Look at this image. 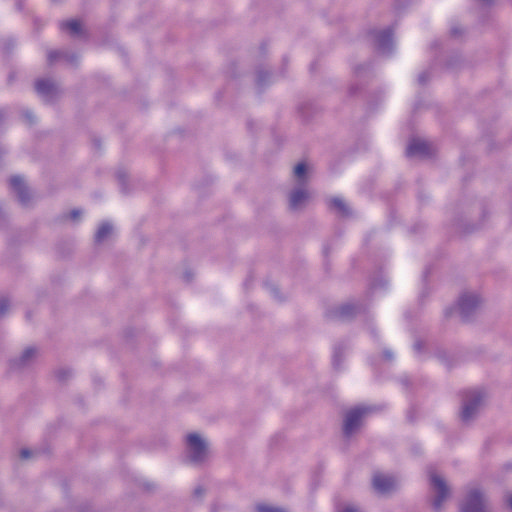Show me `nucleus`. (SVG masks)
<instances>
[{
	"label": "nucleus",
	"mask_w": 512,
	"mask_h": 512,
	"mask_svg": "<svg viewBox=\"0 0 512 512\" xmlns=\"http://www.w3.org/2000/svg\"><path fill=\"white\" fill-rule=\"evenodd\" d=\"M9 301L5 298L0 299V317L4 316L9 309Z\"/></svg>",
	"instance_id": "nucleus-21"
},
{
	"label": "nucleus",
	"mask_w": 512,
	"mask_h": 512,
	"mask_svg": "<svg viewBox=\"0 0 512 512\" xmlns=\"http://www.w3.org/2000/svg\"><path fill=\"white\" fill-rule=\"evenodd\" d=\"M414 347H415L416 350H420L421 349V345L418 342L415 343Z\"/></svg>",
	"instance_id": "nucleus-30"
},
{
	"label": "nucleus",
	"mask_w": 512,
	"mask_h": 512,
	"mask_svg": "<svg viewBox=\"0 0 512 512\" xmlns=\"http://www.w3.org/2000/svg\"><path fill=\"white\" fill-rule=\"evenodd\" d=\"M430 153V144L420 139L411 140L406 149V155L408 157H427Z\"/></svg>",
	"instance_id": "nucleus-9"
},
{
	"label": "nucleus",
	"mask_w": 512,
	"mask_h": 512,
	"mask_svg": "<svg viewBox=\"0 0 512 512\" xmlns=\"http://www.w3.org/2000/svg\"><path fill=\"white\" fill-rule=\"evenodd\" d=\"M257 512H288L287 510L280 508V507H274L266 504H259L256 506Z\"/></svg>",
	"instance_id": "nucleus-19"
},
{
	"label": "nucleus",
	"mask_w": 512,
	"mask_h": 512,
	"mask_svg": "<svg viewBox=\"0 0 512 512\" xmlns=\"http://www.w3.org/2000/svg\"><path fill=\"white\" fill-rule=\"evenodd\" d=\"M341 512H360L358 508L354 506H346Z\"/></svg>",
	"instance_id": "nucleus-24"
},
{
	"label": "nucleus",
	"mask_w": 512,
	"mask_h": 512,
	"mask_svg": "<svg viewBox=\"0 0 512 512\" xmlns=\"http://www.w3.org/2000/svg\"><path fill=\"white\" fill-rule=\"evenodd\" d=\"M461 512H489L484 495L477 489L471 490L461 506Z\"/></svg>",
	"instance_id": "nucleus-6"
},
{
	"label": "nucleus",
	"mask_w": 512,
	"mask_h": 512,
	"mask_svg": "<svg viewBox=\"0 0 512 512\" xmlns=\"http://www.w3.org/2000/svg\"><path fill=\"white\" fill-rule=\"evenodd\" d=\"M60 27L63 30H68L71 35H80L82 32L81 23L78 20L63 22Z\"/></svg>",
	"instance_id": "nucleus-16"
},
{
	"label": "nucleus",
	"mask_w": 512,
	"mask_h": 512,
	"mask_svg": "<svg viewBox=\"0 0 512 512\" xmlns=\"http://www.w3.org/2000/svg\"><path fill=\"white\" fill-rule=\"evenodd\" d=\"M482 298L475 292L463 293L458 301V310L463 320H469L481 307Z\"/></svg>",
	"instance_id": "nucleus-3"
},
{
	"label": "nucleus",
	"mask_w": 512,
	"mask_h": 512,
	"mask_svg": "<svg viewBox=\"0 0 512 512\" xmlns=\"http://www.w3.org/2000/svg\"><path fill=\"white\" fill-rule=\"evenodd\" d=\"M386 357H387V358H391V357H392V355H391L390 353H386Z\"/></svg>",
	"instance_id": "nucleus-31"
},
{
	"label": "nucleus",
	"mask_w": 512,
	"mask_h": 512,
	"mask_svg": "<svg viewBox=\"0 0 512 512\" xmlns=\"http://www.w3.org/2000/svg\"><path fill=\"white\" fill-rule=\"evenodd\" d=\"M430 481H431L433 490L435 492V497L432 502V507L435 512H440L442 510L443 502L450 495V490H449V487L447 486V483L445 482V480L441 476H439L435 473H432L430 475Z\"/></svg>",
	"instance_id": "nucleus-4"
},
{
	"label": "nucleus",
	"mask_w": 512,
	"mask_h": 512,
	"mask_svg": "<svg viewBox=\"0 0 512 512\" xmlns=\"http://www.w3.org/2000/svg\"><path fill=\"white\" fill-rule=\"evenodd\" d=\"M372 484L376 492L386 494L396 488L397 481L392 476L377 473L373 476Z\"/></svg>",
	"instance_id": "nucleus-7"
},
{
	"label": "nucleus",
	"mask_w": 512,
	"mask_h": 512,
	"mask_svg": "<svg viewBox=\"0 0 512 512\" xmlns=\"http://www.w3.org/2000/svg\"><path fill=\"white\" fill-rule=\"evenodd\" d=\"M428 79L427 73L423 72L418 76V81L420 84H425Z\"/></svg>",
	"instance_id": "nucleus-23"
},
{
	"label": "nucleus",
	"mask_w": 512,
	"mask_h": 512,
	"mask_svg": "<svg viewBox=\"0 0 512 512\" xmlns=\"http://www.w3.org/2000/svg\"><path fill=\"white\" fill-rule=\"evenodd\" d=\"M37 93L45 100H52L59 92L56 83L49 79H40L36 82Z\"/></svg>",
	"instance_id": "nucleus-10"
},
{
	"label": "nucleus",
	"mask_w": 512,
	"mask_h": 512,
	"mask_svg": "<svg viewBox=\"0 0 512 512\" xmlns=\"http://www.w3.org/2000/svg\"><path fill=\"white\" fill-rule=\"evenodd\" d=\"M187 452L190 462L200 464L208 457V444L199 434L191 433L187 436Z\"/></svg>",
	"instance_id": "nucleus-2"
},
{
	"label": "nucleus",
	"mask_w": 512,
	"mask_h": 512,
	"mask_svg": "<svg viewBox=\"0 0 512 512\" xmlns=\"http://www.w3.org/2000/svg\"><path fill=\"white\" fill-rule=\"evenodd\" d=\"M79 215H80V211H79V210H73V211H71V213H70V216H71V218H73V219H76Z\"/></svg>",
	"instance_id": "nucleus-27"
},
{
	"label": "nucleus",
	"mask_w": 512,
	"mask_h": 512,
	"mask_svg": "<svg viewBox=\"0 0 512 512\" xmlns=\"http://www.w3.org/2000/svg\"><path fill=\"white\" fill-rule=\"evenodd\" d=\"M257 81L259 84H262L264 82V76H263L262 72H258Z\"/></svg>",
	"instance_id": "nucleus-26"
},
{
	"label": "nucleus",
	"mask_w": 512,
	"mask_h": 512,
	"mask_svg": "<svg viewBox=\"0 0 512 512\" xmlns=\"http://www.w3.org/2000/svg\"><path fill=\"white\" fill-rule=\"evenodd\" d=\"M0 118H2V114L0 113Z\"/></svg>",
	"instance_id": "nucleus-32"
},
{
	"label": "nucleus",
	"mask_w": 512,
	"mask_h": 512,
	"mask_svg": "<svg viewBox=\"0 0 512 512\" xmlns=\"http://www.w3.org/2000/svg\"><path fill=\"white\" fill-rule=\"evenodd\" d=\"M294 176L300 181L304 182L307 174V166L305 163H298L294 168Z\"/></svg>",
	"instance_id": "nucleus-17"
},
{
	"label": "nucleus",
	"mask_w": 512,
	"mask_h": 512,
	"mask_svg": "<svg viewBox=\"0 0 512 512\" xmlns=\"http://www.w3.org/2000/svg\"><path fill=\"white\" fill-rule=\"evenodd\" d=\"M375 42L379 53L389 54L393 45L392 31L387 29L377 32L375 34Z\"/></svg>",
	"instance_id": "nucleus-12"
},
{
	"label": "nucleus",
	"mask_w": 512,
	"mask_h": 512,
	"mask_svg": "<svg viewBox=\"0 0 512 512\" xmlns=\"http://www.w3.org/2000/svg\"><path fill=\"white\" fill-rule=\"evenodd\" d=\"M29 456H30V451H29V450H27V449H23V450H21V457H22V458L26 459V458H28Z\"/></svg>",
	"instance_id": "nucleus-25"
},
{
	"label": "nucleus",
	"mask_w": 512,
	"mask_h": 512,
	"mask_svg": "<svg viewBox=\"0 0 512 512\" xmlns=\"http://www.w3.org/2000/svg\"><path fill=\"white\" fill-rule=\"evenodd\" d=\"M357 307L354 304L343 305L339 309V316L341 318H348L355 314Z\"/></svg>",
	"instance_id": "nucleus-18"
},
{
	"label": "nucleus",
	"mask_w": 512,
	"mask_h": 512,
	"mask_svg": "<svg viewBox=\"0 0 512 512\" xmlns=\"http://www.w3.org/2000/svg\"><path fill=\"white\" fill-rule=\"evenodd\" d=\"M370 412L368 407H356L346 413L343 425L345 436L350 437L361 426L362 419Z\"/></svg>",
	"instance_id": "nucleus-5"
},
{
	"label": "nucleus",
	"mask_w": 512,
	"mask_h": 512,
	"mask_svg": "<svg viewBox=\"0 0 512 512\" xmlns=\"http://www.w3.org/2000/svg\"><path fill=\"white\" fill-rule=\"evenodd\" d=\"M484 402V394L480 391H470L465 394L460 413L461 421L469 423L478 414Z\"/></svg>",
	"instance_id": "nucleus-1"
},
{
	"label": "nucleus",
	"mask_w": 512,
	"mask_h": 512,
	"mask_svg": "<svg viewBox=\"0 0 512 512\" xmlns=\"http://www.w3.org/2000/svg\"><path fill=\"white\" fill-rule=\"evenodd\" d=\"M195 495H202L203 494V490L201 488H196L195 491H194Z\"/></svg>",
	"instance_id": "nucleus-29"
},
{
	"label": "nucleus",
	"mask_w": 512,
	"mask_h": 512,
	"mask_svg": "<svg viewBox=\"0 0 512 512\" xmlns=\"http://www.w3.org/2000/svg\"><path fill=\"white\" fill-rule=\"evenodd\" d=\"M10 185L13 191L17 194L19 201L22 204H27L29 201V192L23 179L19 176H13L10 179Z\"/></svg>",
	"instance_id": "nucleus-13"
},
{
	"label": "nucleus",
	"mask_w": 512,
	"mask_h": 512,
	"mask_svg": "<svg viewBox=\"0 0 512 512\" xmlns=\"http://www.w3.org/2000/svg\"><path fill=\"white\" fill-rule=\"evenodd\" d=\"M507 503L510 509L512 510V493L508 496Z\"/></svg>",
	"instance_id": "nucleus-28"
},
{
	"label": "nucleus",
	"mask_w": 512,
	"mask_h": 512,
	"mask_svg": "<svg viewBox=\"0 0 512 512\" xmlns=\"http://www.w3.org/2000/svg\"><path fill=\"white\" fill-rule=\"evenodd\" d=\"M37 358V350L33 347L26 348L18 357L11 361V367L22 369L31 365Z\"/></svg>",
	"instance_id": "nucleus-11"
},
{
	"label": "nucleus",
	"mask_w": 512,
	"mask_h": 512,
	"mask_svg": "<svg viewBox=\"0 0 512 512\" xmlns=\"http://www.w3.org/2000/svg\"><path fill=\"white\" fill-rule=\"evenodd\" d=\"M329 207L331 209L336 210L340 215L347 216L349 215V209L343 199L339 197H334L329 200Z\"/></svg>",
	"instance_id": "nucleus-15"
},
{
	"label": "nucleus",
	"mask_w": 512,
	"mask_h": 512,
	"mask_svg": "<svg viewBox=\"0 0 512 512\" xmlns=\"http://www.w3.org/2000/svg\"><path fill=\"white\" fill-rule=\"evenodd\" d=\"M340 356H341L340 349L335 348L334 353H333V365L335 368H339V366H340Z\"/></svg>",
	"instance_id": "nucleus-22"
},
{
	"label": "nucleus",
	"mask_w": 512,
	"mask_h": 512,
	"mask_svg": "<svg viewBox=\"0 0 512 512\" xmlns=\"http://www.w3.org/2000/svg\"><path fill=\"white\" fill-rule=\"evenodd\" d=\"M112 232H113V227L110 223H108V222L102 223L95 234V242L96 243L104 242L105 240L108 239V237L112 234Z\"/></svg>",
	"instance_id": "nucleus-14"
},
{
	"label": "nucleus",
	"mask_w": 512,
	"mask_h": 512,
	"mask_svg": "<svg viewBox=\"0 0 512 512\" xmlns=\"http://www.w3.org/2000/svg\"><path fill=\"white\" fill-rule=\"evenodd\" d=\"M58 58H65L67 59V55L63 52H60V51H49L48 54H47V59H48V62L49 63H53L54 61H56Z\"/></svg>",
	"instance_id": "nucleus-20"
},
{
	"label": "nucleus",
	"mask_w": 512,
	"mask_h": 512,
	"mask_svg": "<svg viewBox=\"0 0 512 512\" xmlns=\"http://www.w3.org/2000/svg\"><path fill=\"white\" fill-rule=\"evenodd\" d=\"M310 193L305 188H296L289 195V208L297 211L306 206L310 200Z\"/></svg>",
	"instance_id": "nucleus-8"
}]
</instances>
